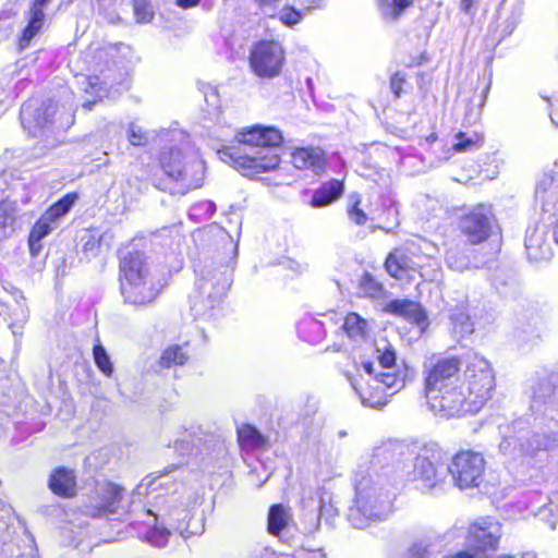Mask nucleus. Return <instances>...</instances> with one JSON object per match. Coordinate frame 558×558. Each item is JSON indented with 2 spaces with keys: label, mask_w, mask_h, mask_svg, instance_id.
<instances>
[{
  "label": "nucleus",
  "mask_w": 558,
  "mask_h": 558,
  "mask_svg": "<svg viewBox=\"0 0 558 558\" xmlns=\"http://www.w3.org/2000/svg\"><path fill=\"white\" fill-rule=\"evenodd\" d=\"M447 471L460 489L478 487L485 471V460L480 452L462 450L452 457Z\"/></svg>",
  "instance_id": "obj_13"
},
{
  "label": "nucleus",
  "mask_w": 558,
  "mask_h": 558,
  "mask_svg": "<svg viewBox=\"0 0 558 558\" xmlns=\"http://www.w3.org/2000/svg\"><path fill=\"white\" fill-rule=\"evenodd\" d=\"M201 0H177V4L182 9H191L198 5Z\"/></svg>",
  "instance_id": "obj_56"
},
{
  "label": "nucleus",
  "mask_w": 558,
  "mask_h": 558,
  "mask_svg": "<svg viewBox=\"0 0 558 558\" xmlns=\"http://www.w3.org/2000/svg\"><path fill=\"white\" fill-rule=\"evenodd\" d=\"M554 182V178L550 174H545L536 184L535 195L539 201H544L545 196L548 194V197L554 199L556 193L550 190Z\"/></svg>",
  "instance_id": "obj_46"
},
{
  "label": "nucleus",
  "mask_w": 558,
  "mask_h": 558,
  "mask_svg": "<svg viewBox=\"0 0 558 558\" xmlns=\"http://www.w3.org/2000/svg\"><path fill=\"white\" fill-rule=\"evenodd\" d=\"M343 192V182L337 179H331L320 184V186L314 191L311 205L315 208L329 206L339 199Z\"/></svg>",
  "instance_id": "obj_24"
},
{
  "label": "nucleus",
  "mask_w": 558,
  "mask_h": 558,
  "mask_svg": "<svg viewBox=\"0 0 558 558\" xmlns=\"http://www.w3.org/2000/svg\"><path fill=\"white\" fill-rule=\"evenodd\" d=\"M412 2L413 0H379V9L385 19L396 21Z\"/></svg>",
  "instance_id": "obj_37"
},
{
  "label": "nucleus",
  "mask_w": 558,
  "mask_h": 558,
  "mask_svg": "<svg viewBox=\"0 0 558 558\" xmlns=\"http://www.w3.org/2000/svg\"><path fill=\"white\" fill-rule=\"evenodd\" d=\"M405 83V75L401 72H396L390 78V88L396 97H400L402 86Z\"/></svg>",
  "instance_id": "obj_53"
},
{
  "label": "nucleus",
  "mask_w": 558,
  "mask_h": 558,
  "mask_svg": "<svg viewBox=\"0 0 558 558\" xmlns=\"http://www.w3.org/2000/svg\"><path fill=\"white\" fill-rule=\"evenodd\" d=\"M338 517V509L332 502H325L323 498H320L319 506V520H325V522L329 525L332 524L333 520Z\"/></svg>",
  "instance_id": "obj_50"
},
{
  "label": "nucleus",
  "mask_w": 558,
  "mask_h": 558,
  "mask_svg": "<svg viewBox=\"0 0 558 558\" xmlns=\"http://www.w3.org/2000/svg\"><path fill=\"white\" fill-rule=\"evenodd\" d=\"M447 452L436 442L425 444L417 452L412 470V480L423 492L440 488L447 471Z\"/></svg>",
  "instance_id": "obj_10"
},
{
  "label": "nucleus",
  "mask_w": 558,
  "mask_h": 558,
  "mask_svg": "<svg viewBox=\"0 0 558 558\" xmlns=\"http://www.w3.org/2000/svg\"><path fill=\"white\" fill-rule=\"evenodd\" d=\"M7 310L5 304L0 302V325L5 322Z\"/></svg>",
  "instance_id": "obj_61"
},
{
  "label": "nucleus",
  "mask_w": 558,
  "mask_h": 558,
  "mask_svg": "<svg viewBox=\"0 0 558 558\" xmlns=\"http://www.w3.org/2000/svg\"><path fill=\"white\" fill-rule=\"evenodd\" d=\"M98 81H99V78L97 76H95V77L89 76L88 77V85L90 86L93 92L94 90H98L97 89Z\"/></svg>",
  "instance_id": "obj_62"
},
{
  "label": "nucleus",
  "mask_w": 558,
  "mask_h": 558,
  "mask_svg": "<svg viewBox=\"0 0 558 558\" xmlns=\"http://www.w3.org/2000/svg\"><path fill=\"white\" fill-rule=\"evenodd\" d=\"M446 263L449 268L459 272L470 268L469 257L459 248H450L447 251Z\"/></svg>",
  "instance_id": "obj_40"
},
{
  "label": "nucleus",
  "mask_w": 558,
  "mask_h": 558,
  "mask_svg": "<svg viewBox=\"0 0 558 558\" xmlns=\"http://www.w3.org/2000/svg\"><path fill=\"white\" fill-rule=\"evenodd\" d=\"M70 111L71 108L60 110L59 106L50 99L31 98L22 105L20 118L28 135L36 137L53 128L70 126L74 118Z\"/></svg>",
  "instance_id": "obj_9"
},
{
  "label": "nucleus",
  "mask_w": 558,
  "mask_h": 558,
  "mask_svg": "<svg viewBox=\"0 0 558 558\" xmlns=\"http://www.w3.org/2000/svg\"><path fill=\"white\" fill-rule=\"evenodd\" d=\"M324 5V0H312L311 3L306 7V10L311 11L314 9H322Z\"/></svg>",
  "instance_id": "obj_60"
},
{
  "label": "nucleus",
  "mask_w": 558,
  "mask_h": 558,
  "mask_svg": "<svg viewBox=\"0 0 558 558\" xmlns=\"http://www.w3.org/2000/svg\"><path fill=\"white\" fill-rule=\"evenodd\" d=\"M238 255V244L229 234L222 236V253L196 266L195 291L191 296L192 310L205 315L218 306L232 283V270Z\"/></svg>",
  "instance_id": "obj_3"
},
{
  "label": "nucleus",
  "mask_w": 558,
  "mask_h": 558,
  "mask_svg": "<svg viewBox=\"0 0 558 558\" xmlns=\"http://www.w3.org/2000/svg\"><path fill=\"white\" fill-rule=\"evenodd\" d=\"M169 515L171 517L172 520L186 522L184 526L182 523H179L178 525L173 526V530L179 532L184 539H187L189 537L194 535H199L204 531L203 524H201L199 520H193L191 511L187 508L182 509L180 511H171Z\"/></svg>",
  "instance_id": "obj_27"
},
{
  "label": "nucleus",
  "mask_w": 558,
  "mask_h": 558,
  "mask_svg": "<svg viewBox=\"0 0 558 558\" xmlns=\"http://www.w3.org/2000/svg\"><path fill=\"white\" fill-rule=\"evenodd\" d=\"M108 54V48L90 46L86 51L83 52L82 59L87 64V70L97 71Z\"/></svg>",
  "instance_id": "obj_38"
},
{
  "label": "nucleus",
  "mask_w": 558,
  "mask_h": 558,
  "mask_svg": "<svg viewBox=\"0 0 558 558\" xmlns=\"http://www.w3.org/2000/svg\"><path fill=\"white\" fill-rule=\"evenodd\" d=\"M238 439L241 447L254 449L264 445L263 435L252 425L245 424L238 428Z\"/></svg>",
  "instance_id": "obj_36"
},
{
  "label": "nucleus",
  "mask_w": 558,
  "mask_h": 558,
  "mask_svg": "<svg viewBox=\"0 0 558 558\" xmlns=\"http://www.w3.org/2000/svg\"><path fill=\"white\" fill-rule=\"evenodd\" d=\"M248 60L256 76L274 78L282 71L286 53L279 41L262 40L252 47Z\"/></svg>",
  "instance_id": "obj_12"
},
{
  "label": "nucleus",
  "mask_w": 558,
  "mask_h": 558,
  "mask_svg": "<svg viewBox=\"0 0 558 558\" xmlns=\"http://www.w3.org/2000/svg\"><path fill=\"white\" fill-rule=\"evenodd\" d=\"M184 433V437L173 444L174 450L181 456L192 454L194 451L196 454H203L219 446L218 438L201 427H191Z\"/></svg>",
  "instance_id": "obj_17"
},
{
  "label": "nucleus",
  "mask_w": 558,
  "mask_h": 558,
  "mask_svg": "<svg viewBox=\"0 0 558 558\" xmlns=\"http://www.w3.org/2000/svg\"><path fill=\"white\" fill-rule=\"evenodd\" d=\"M183 473H185V469L174 464L169 465L163 472L151 474L143 478L134 489L133 495L138 497L151 496L153 499H156V496L153 495L159 490H162L167 495L177 494L180 487H183V484L178 482V477L182 476ZM159 496H161V494L157 495V497Z\"/></svg>",
  "instance_id": "obj_15"
},
{
  "label": "nucleus",
  "mask_w": 558,
  "mask_h": 558,
  "mask_svg": "<svg viewBox=\"0 0 558 558\" xmlns=\"http://www.w3.org/2000/svg\"><path fill=\"white\" fill-rule=\"evenodd\" d=\"M187 360L189 354L184 347L179 344H172L163 350L159 359V365L162 368H170L173 366L184 365Z\"/></svg>",
  "instance_id": "obj_31"
},
{
  "label": "nucleus",
  "mask_w": 558,
  "mask_h": 558,
  "mask_svg": "<svg viewBox=\"0 0 558 558\" xmlns=\"http://www.w3.org/2000/svg\"><path fill=\"white\" fill-rule=\"evenodd\" d=\"M388 310L392 314L413 320L418 326H423L427 322V315L425 311L418 303L413 301L392 300L388 304Z\"/></svg>",
  "instance_id": "obj_25"
},
{
  "label": "nucleus",
  "mask_w": 558,
  "mask_h": 558,
  "mask_svg": "<svg viewBox=\"0 0 558 558\" xmlns=\"http://www.w3.org/2000/svg\"><path fill=\"white\" fill-rule=\"evenodd\" d=\"M494 221L489 204H477L460 217L459 228L471 244H480L490 236Z\"/></svg>",
  "instance_id": "obj_14"
},
{
  "label": "nucleus",
  "mask_w": 558,
  "mask_h": 558,
  "mask_svg": "<svg viewBox=\"0 0 558 558\" xmlns=\"http://www.w3.org/2000/svg\"><path fill=\"white\" fill-rule=\"evenodd\" d=\"M409 258L404 253L396 251L390 253L386 259L385 267L387 272L397 279H402L408 272Z\"/></svg>",
  "instance_id": "obj_34"
},
{
  "label": "nucleus",
  "mask_w": 558,
  "mask_h": 558,
  "mask_svg": "<svg viewBox=\"0 0 558 558\" xmlns=\"http://www.w3.org/2000/svg\"><path fill=\"white\" fill-rule=\"evenodd\" d=\"M279 20L287 26H294L301 22L303 15L302 12L294 9L293 7H284L278 13Z\"/></svg>",
  "instance_id": "obj_48"
},
{
  "label": "nucleus",
  "mask_w": 558,
  "mask_h": 558,
  "mask_svg": "<svg viewBox=\"0 0 558 558\" xmlns=\"http://www.w3.org/2000/svg\"><path fill=\"white\" fill-rule=\"evenodd\" d=\"M2 192H0V196ZM15 203L10 199L0 201V228H5L14 221Z\"/></svg>",
  "instance_id": "obj_45"
},
{
  "label": "nucleus",
  "mask_w": 558,
  "mask_h": 558,
  "mask_svg": "<svg viewBox=\"0 0 558 558\" xmlns=\"http://www.w3.org/2000/svg\"><path fill=\"white\" fill-rule=\"evenodd\" d=\"M308 558H325V554L322 549L314 550L310 554Z\"/></svg>",
  "instance_id": "obj_63"
},
{
  "label": "nucleus",
  "mask_w": 558,
  "mask_h": 558,
  "mask_svg": "<svg viewBox=\"0 0 558 558\" xmlns=\"http://www.w3.org/2000/svg\"><path fill=\"white\" fill-rule=\"evenodd\" d=\"M458 356L432 355L423 363V392L428 409L437 416L449 418L463 414L465 393L461 389Z\"/></svg>",
  "instance_id": "obj_1"
},
{
  "label": "nucleus",
  "mask_w": 558,
  "mask_h": 558,
  "mask_svg": "<svg viewBox=\"0 0 558 558\" xmlns=\"http://www.w3.org/2000/svg\"><path fill=\"white\" fill-rule=\"evenodd\" d=\"M76 199L77 195L75 193H68L52 204L43 215L52 222L59 223L58 220L69 213Z\"/></svg>",
  "instance_id": "obj_33"
},
{
  "label": "nucleus",
  "mask_w": 558,
  "mask_h": 558,
  "mask_svg": "<svg viewBox=\"0 0 558 558\" xmlns=\"http://www.w3.org/2000/svg\"><path fill=\"white\" fill-rule=\"evenodd\" d=\"M265 16L274 17L281 0H254Z\"/></svg>",
  "instance_id": "obj_51"
},
{
  "label": "nucleus",
  "mask_w": 558,
  "mask_h": 558,
  "mask_svg": "<svg viewBox=\"0 0 558 558\" xmlns=\"http://www.w3.org/2000/svg\"><path fill=\"white\" fill-rule=\"evenodd\" d=\"M161 142L172 143L162 150L159 162L163 172L175 181H181L187 189H196L204 180L205 165L198 150L191 144L185 132L174 129L160 135Z\"/></svg>",
  "instance_id": "obj_6"
},
{
  "label": "nucleus",
  "mask_w": 558,
  "mask_h": 558,
  "mask_svg": "<svg viewBox=\"0 0 558 558\" xmlns=\"http://www.w3.org/2000/svg\"><path fill=\"white\" fill-rule=\"evenodd\" d=\"M143 515L145 519L137 523L138 536L151 546H166L171 534L170 530L158 523V517L151 510H145Z\"/></svg>",
  "instance_id": "obj_21"
},
{
  "label": "nucleus",
  "mask_w": 558,
  "mask_h": 558,
  "mask_svg": "<svg viewBox=\"0 0 558 558\" xmlns=\"http://www.w3.org/2000/svg\"><path fill=\"white\" fill-rule=\"evenodd\" d=\"M473 4H474V0H461L460 8L465 13H470Z\"/></svg>",
  "instance_id": "obj_59"
},
{
  "label": "nucleus",
  "mask_w": 558,
  "mask_h": 558,
  "mask_svg": "<svg viewBox=\"0 0 558 558\" xmlns=\"http://www.w3.org/2000/svg\"><path fill=\"white\" fill-rule=\"evenodd\" d=\"M93 357L98 369L107 377L113 373V365L106 349L100 342H97L93 348Z\"/></svg>",
  "instance_id": "obj_39"
},
{
  "label": "nucleus",
  "mask_w": 558,
  "mask_h": 558,
  "mask_svg": "<svg viewBox=\"0 0 558 558\" xmlns=\"http://www.w3.org/2000/svg\"><path fill=\"white\" fill-rule=\"evenodd\" d=\"M235 138L239 144L263 148L256 155H240L238 149L233 147H225L218 150L221 160L231 162L235 168L241 169L244 175L254 177L279 167V155L266 149L279 147L282 144L283 136L279 129L257 124L238 132Z\"/></svg>",
  "instance_id": "obj_5"
},
{
  "label": "nucleus",
  "mask_w": 558,
  "mask_h": 558,
  "mask_svg": "<svg viewBox=\"0 0 558 558\" xmlns=\"http://www.w3.org/2000/svg\"><path fill=\"white\" fill-rule=\"evenodd\" d=\"M17 307L14 311L15 319L10 324V328L14 335L21 333L24 325L28 320V308L24 302L16 301Z\"/></svg>",
  "instance_id": "obj_44"
},
{
  "label": "nucleus",
  "mask_w": 558,
  "mask_h": 558,
  "mask_svg": "<svg viewBox=\"0 0 558 558\" xmlns=\"http://www.w3.org/2000/svg\"><path fill=\"white\" fill-rule=\"evenodd\" d=\"M51 0H34L31 8H34L38 11L44 12L45 7L50 2Z\"/></svg>",
  "instance_id": "obj_58"
},
{
  "label": "nucleus",
  "mask_w": 558,
  "mask_h": 558,
  "mask_svg": "<svg viewBox=\"0 0 558 558\" xmlns=\"http://www.w3.org/2000/svg\"><path fill=\"white\" fill-rule=\"evenodd\" d=\"M291 514L289 508L281 504L272 505L268 511L267 530L271 535H278L289 523Z\"/></svg>",
  "instance_id": "obj_29"
},
{
  "label": "nucleus",
  "mask_w": 558,
  "mask_h": 558,
  "mask_svg": "<svg viewBox=\"0 0 558 558\" xmlns=\"http://www.w3.org/2000/svg\"><path fill=\"white\" fill-rule=\"evenodd\" d=\"M378 352V366L374 362H362L359 379L350 378L351 386L357 393L362 404L373 409H381L389 399L405 386V374L395 369L396 352L391 345Z\"/></svg>",
  "instance_id": "obj_4"
},
{
  "label": "nucleus",
  "mask_w": 558,
  "mask_h": 558,
  "mask_svg": "<svg viewBox=\"0 0 558 558\" xmlns=\"http://www.w3.org/2000/svg\"><path fill=\"white\" fill-rule=\"evenodd\" d=\"M501 536V525L497 520L480 518L469 526L466 544L476 551L496 550Z\"/></svg>",
  "instance_id": "obj_16"
},
{
  "label": "nucleus",
  "mask_w": 558,
  "mask_h": 558,
  "mask_svg": "<svg viewBox=\"0 0 558 558\" xmlns=\"http://www.w3.org/2000/svg\"><path fill=\"white\" fill-rule=\"evenodd\" d=\"M45 22V13L31 8L27 14V25L22 32L19 39V49L22 51L26 49L32 39L40 32Z\"/></svg>",
  "instance_id": "obj_28"
},
{
  "label": "nucleus",
  "mask_w": 558,
  "mask_h": 558,
  "mask_svg": "<svg viewBox=\"0 0 558 558\" xmlns=\"http://www.w3.org/2000/svg\"><path fill=\"white\" fill-rule=\"evenodd\" d=\"M128 138L133 146H144L148 142V134L136 123H130Z\"/></svg>",
  "instance_id": "obj_47"
},
{
  "label": "nucleus",
  "mask_w": 558,
  "mask_h": 558,
  "mask_svg": "<svg viewBox=\"0 0 558 558\" xmlns=\"http://www.w3.org/2000/svg\"><path fill=\"white\" fill-rule=\"evenodd\" d=\"M499 433L502 437L499 451L510 465L530 464L538 452L547 451L557 440V433L539 435L523 418L499 426Z\"/></svg>",
  "instance_id": "obj_7"
},
{
  "label": "nucleus",
  "mask_w": 558,
  "mask_h": 558,
  "mask_svg": "<svg viewBox=\"0 0 558 558\" xmlns=\"http://www.w3.org/2000/svg\"><path fill=\"white\" fill-rule=\"evenodd\" d=\"M291 162L300 170L320 174L326 169V155L320 147H296L291 151Z\"/></svg>",
  "instance_id": "obj_20"
},
{
  "label": "nucleus",
  "mask_w": 558,
  "mask_h": 558,
  "mask_svg": "<svg viewBox=\"0 0 558 558\" xmlns=\"http://www.w3.org/2000/svg\"><path fill=\"white\" fill-rule=\"evenodd\" d=\"M198 210H205L208 216H211L216 211V204L211 201H204L192 207L190 215Z\"/></svg>",
  "instance_id": "obj_55"
},
{
  "label": "nucleus",
  "mask_w": 558,
  "mask_h": 558,
  "mask_svg": "<svg viewBox=\"0 0 558 558\" xmlns=\"http://www.w3.org/2000/svg\"><path fill=\"white\" fill-rule=\"evenodd\" d=\"M432 542L429 538H422L414 542L408 550L409 558H432Z\"/></svg>",
  "instance_id": "obj_42"
},
{
  "label": "nucleus",
  "mask_w": 558,
  "mask_h": 558,
  "mask_svg": "<svg viewBox=\"0 0 558 558\" xmlns=\"http://www.w3.org/2000/svg\"><path fill=\"white\" fill-rule=\"evenodd\" d=\"M554 390V384L549 378L544 377L532 379L530 387V409L534 414L541 413L548 416L551 421H558L555 416V409L551 400Z\"/></svg>",
  "instance_id": "obj_18"
},
{
  "label": "nucleus",
  "mask_w": 558,
  "mask_h": 558,
  "mask_svg": "<svg viewBox=\"0 0 558 558\" xmlns=\"http://www.w3.org/2000/svg\"><path fill=\"white\" fill-rule=\"evenodd\" d=\"M342 329L350 339L363 340L366 337L367 322L356 313H349L344 317Z\"/></svg>",
  "instance_id": "obj_30"
},
{
  "label": "nucleus",
  "mask_w": 558,
  "mask_h": 558,
  "mask_svg": "<svg viewBox=\"0 0 558 558\" xmlns=\"http://www.w3.org/2000/svg\"><path fill=\"white\" fill-rule=\"evenodd\" d=\"M386 452V449L380 447V448H376L375 449V452H374V460L375 459H378L380 456H383L384 453Z\"/></svg>",
  "instance_id": "obj_64"
},
{
  "label": "nucleus",
  "mask_w": 558,
  "mask_h": 558,
  "mask_svg": "<svg viewBox=\"0 0 558 558\" xmlns=\"http://www.w3.org/2000/svg\"><path fill=\"white\" fill-rule=\"evenodd\" d=\"M525 250L531 262L539 263L548 260L551 256L550 245L545 239V233L537 228H529L525 235Z\"/></svg>",
  "instance_id": "obj_22"
},
{
  "label": "nucleus",
  "mask_w": 558,
  "mask_h": 558,
  "mask_svg": "<svg viewBox=\"0 0 558 558\" xmlns=\"http://www.w3.org/2000/svg\"><path fill=\"white\" fill-rule=\"evenodd\" d=\"M482 147V138L478 134H468L465 132H458L454 135L452 149L456 153L474 151Z\"/></svg>",
  "instance_id": "obj_35"
},
{
  "label": "nucleus",
  "mask_w": 558,
  "mask_h": 558,
  "mask_svg": "<svg viewBox=\"0 0 558 558\" xmlns=\"http://www.w3.org/2000/svg\"><path fill=\"white\" fill-rule=\"evenodd\" d=\"M59 223L52 222L46 216L41 215L40 218L33 226L29 236L28 246L32 256H38L43 250L41 240L54 230Z\"/></svg>",
  "instance_id": "obj_26"
},
{
  "label": "nucleus",
  "mask_w": 558,
  "mask_h": 558,
  "mask_svg": "<svg viewBox=\"0 0 558 558\" xmlns=\"http://www.w3.org/2000/svg\"><path fill=\"white\" fill-rule=\"evenodd\" d=\"M452 331L456 337L464 338L473 332V324L464 307H456L450 313Z\"/></svg>",
  "instance_id": "obj_32"
},
{
  "label": "nucleus",
  "mask_w": 558,
  "mask_h": 558,
  "mask_svg": "<svg viewBox=\"0 0 558 558\" xmlns=\"http://www.w3.org/2000/svg\"><path fill=\"white\" fill-rule=\"evenodd\" d=\"M121 293L126 303L144 305L153 302L160 288L151 277L149 266L143 253H129L120 264Z\"/></svg>",
  "instance_id": "obj_8"
},
{
  "label": "nucleus",
  "mask_w": 558,
  "mask_h": 558,
  "mask_svg": "<svg viewBox=\"0 0 558 558\" xmlns=\"http://www.w3.org/2000/svg\"><path fill=\"white\" fill-rule=\"evenodd\" d=\"M252 558H292V557L289 555L277 554L274 550L265 547V548H260V549L256 550L253 554Z\"/></svg>",
  "instance_id": "obj_54"
},
{
  "label": "nucleus",
  "mask_w": 558,
  "mask_h": 558,
  "mask_svg": "<svg viewBox=\"0 0 558 558\" xmlns=\"http://www.w3.org/2000/svg\"><path fill=\"white\" fill-rule=\"evenodd\" d=\"M100 250V240L95 235H88L87 240L84 242L83 252L86 257H94L98 255Z\"/></svg>",
  "instance_id": "obj_52"
},
{
  "label": "nucleus",
  "mask_w": 558,
  "mask_h": 558,
  "mask_svg": "<svg viewBox=\"0 0 558 558\" xmlns=\"http://www.w3.org/2000/svg\"><path fill=\"white\" fill-rule=\"evenodd\" d=\"M134 14L140 23H148L154 17V12L145 0H136L134 3Z\"/></svg>",
  "instance_id": "obj_49"
},
{
  "label": "nucleus",
  "mask_w": 558,
  "mask_h": 558,
  "mask_svg": "<svg viewBox=\"0 0 558 558\" xmlns=\"http://www.w3.org/2000/svg\"><path fill=\"white\" fill-rule=\"evenodd\" d=\"M49 488L61 497H72L76 490V477L73 470L64 466L57 468L49 477Z\"/></svg>",
  "instance_id": "obj_23"
},
{
  "label": "nucleus",
  "mask_w": 558,
  "mask_h": 558,
  "mask_svg": "<svg viewBox=\"0 0 558 558\" xmlns=\"http://www.w3.org/2000/svg\"><path fill=\"white\" fill-rule=\"evenodd\" d=\"M350 205L348 206V216L351 221L357 226H363L367 221L366 214L359 207L360 196L352 194L349 196Z\"/></svg>",
  "instance_id": "obj_41"
},
{
  "label": "nucleus",
  "mask_w": 558,
  "mask_h": 558,
  "mask_svg": "<svg viewBox=\"0 0 558 558\" xmlns=\"http://www.w3.org/2000/svg\"><path fill=\"white\" fill-rule=\"evenodd\" d=\"M360 288L363 293L371 298H378L383 292V286L369 274H364Z\"/></svg>",
  "instance_id": "obj_43"
},
{
  "label": "nucleus",
  "mask_w": 558,
  "mask_h": 558,
  "mask_svg": "<svg viewBox=\"0 0 558 558\" xmlns=\"http://www.w3.org/2000/svg\"><path fill=\"white\" fill-rule=\"evenodd\" d=\"M442 558H476L474 554L468 550H460L453 555H448Z\"/></svg>",
  "instance_id": "obj_57"
},
{
  "label": "nucleus",
  "mask_w": 558,
  "mask_h": 558,
  "mask_svg": "<svg viewBox=\"0 0 558 558\" xmlns=\"http://www.w3.org/2000/svg\"><path fill=\"white\" fill-rule=\"evenodd\" d=\"M468 396L463 408L465 412H477L490 399L495 388V377L489 362L474 354L465 371Z\"/></svg>",
  "instance_id": "obj_11"
},
{
  "label": "nucleus",
  "mask_w": 558,
  "mask_h": 558,
  "mask_svg": "<svg viewBox=\"0 0 558 558\" xmlns=\"http://www.w3.org/2000/svg\"><path fill=\"white\" fill-rule=\"evenodd\" d=\"M122 500V488L112 483H106L97 489V500L86 507V514L97 518L118 513Z\"/></svg>",
  "instance_id": "obj_19"
},
{
  "label": "nucleus",
  "mask_w": 558,
  "mask_h": 558,
  "mask_svg": "<svg viewBox=\"0 0 558 558\" xmlns=\"http://www.w3.org/2000/svg\"><path fill=\"white\" fill-rule=\"evenodd\" d=\"M354 499L347 519L355 529H365L372 522L388 519L392 512L393 493L388 471L380 473L378 462L364 470L362 466L354 476Z\"/></svg>",
  "instance_id": "obj_2"
}]
</instances>
